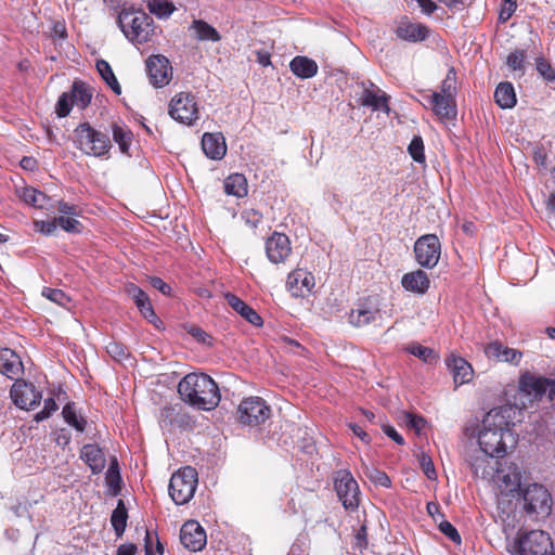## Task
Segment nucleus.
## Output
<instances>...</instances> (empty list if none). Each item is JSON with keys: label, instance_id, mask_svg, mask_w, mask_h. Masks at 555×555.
I'll return each mask as SVG.
<instances>
[{"label": "nucleus", "instance_id": "f257e3e1", "mask_svg": "<svg viewBox=\"0 0 555 555\" xmlns=\"http://www.w3.org/2000/svg\"><path fill=\"white\" fill-rule=\"evenodd\" d=\"M519 409L516 405H502L490 410L482 418L478 433L480 449L492 456L503 457L508 449L516 446V438L511 430L513 420Z\"/></svg>", "mask_w": 555, "mask_h": 555}, {"label": "nucleus", "instance_id": "f03ea898", "mask_svg": "<svg viewBox=\"0 0 555 555\" xmlns=\"http://www.w3.org/2000/svg\"><path fill=\"white\" fill-rule=\"evenodd\" d=\"M181 399L201 410H212L220 402V392L215 380L204 373H190L178 385Z\"/></svg>", "mask_w": 555, "mask_h": 555}, {"label": "nucleus", "instance_id": "7ed1b4c3", "mask_svg": "<svg viewBox=\"0 0 555 555\" xmlns=\"http://www.w3.org/2000/svg\"><path fill=\"white\" fill-rule=\"evenodd\" d=\"M522 500V508L527 515L535 518L546 517L552 511V495L546 487L532 482L525 485L519 492Z\"/></svg>", "mask_w": 555, "mask_h": 555}, {"label": "nucleus", "instance_id": "20e7f679", "mask_svg": "<svg viewBox=\"0 0 555 555\" xmlns=\"http://www.w3.org/2000/svg\"><path fill=\"white\" fill-rule=\"evenodd\" d=\"M74 143L86 155L100 157L111 149V140L107 134L95 130L88 122L80 124L74 130Z\"/></svg>", "mask_w": 555, "mask_h": 555}, {"label": "nucleus", "instance_id": "39448f33", "mask_svg": "<svg viewBox=\"0 0 555 555\" xmlns=\"http://www.w3.org/2000/svg\"><path fill=\"white\" fill-rule=\"evenodd\" d=\"M118 23L125 36L138 43L146 42L153 34V21L142 11L122 10Z\"/></svg>", "mask_w": 555, "mask_h": 555}, {"label": "nucleus", "instance_id": "423d86ee", "mask_svg": "<svg viewBox=\"0 0 555 555\" xmlns=\"http://www.w3.org/2000/svg\"><path fill=\"white\" fill-rule=\"evenodd\" d=\"M518 395L522 408H526L528 402L531 403L534 400L541 399L543 396H547L550 400H553L555 397V380L525 374L519 380Z\"/></svg>", "mask_w": 555, "mask_h": 555}, {"label": "nucleus", "instance_id": "0eeeda50", "mask_svg": "<svg viewBox=\"0 0 555 555\" xmlns=\"http://www.w3.org/2000/svg\"><path fill=\"white\" fill-rule=\"evenodd\" d=\"M197 472L185 466L175 473L169 481V494L178 505L186 504L193 496L197 487Z\"/></svg>", "mask_w": 555, "mask_h": 555}, {"label": "nucleus", "instance_id": "6e6552de", "mask_svg": "<svg viewBox=\"0 0 555 555\" xmlns=\"http://www.w3.org/2000/svg\"><path fill=\"white\" fill-rule=\"evenodd\" d=\"M553 542L548 533L531 530L520 534L514 545V555H552Z\"/></svg>", "mask_w": 555, "mask_h": 555}, {"label": "nucleus", "instance_id": "1a4fd4ad", "mask_svg": "<svg viewBox=\"0 0 555 555\" xmlns=\"http://www.w3.org/2000/svg\"><path fill=\"white\" fill-rule=\"evenodd\" d=\"M169 115L184 125H193L198 119V107L195 96L190 92L176 94L169 104Z\"/></svg>", "mask_w": 555, "mask_h": 555}, {"label": "nucleus", "instance_id": "9d476101", "mask_svg": "<svg viewBox=\"0 0 555 555\" xmlns=\"http://www.w3.org/2000/svg\"><path fill=\"white\" fill-rule=\"evenodd\" d=\"M414 254L417 263L427 269L437 266L441 255V244L437 235L425 234L414 244Z\"/></svg>", "mask_w": 555, "mask_h": 555}, {"label": "nucleus", "instance_id": "9b49d317", "mask_svg": "<svg viewBox=\"0 0 555 555\" xmlns=\"http://www.w3.org/2000/svg\"><path fill=\"white\" fill-rule=\"evenodd\" d=\"M270 406L260 397H249L240 403L237 408L238 420L242 424L256 426L269 418Z\"/></svg>", "mask_w": 555, "mask_h": 555}, {"label": "nucleus", "instance_id": "f8f14e48", "mask_svg": "<svg viewBox=\"0 0 555 555\" xmlns=\"http://www.w3.org/2000/svg\"><path fill=\"white\" fill-rule=\"evenodd\" d=\"M335 490L347 509H354L359 505V487L356 479L347 470H340L335 478Z\"/></svg>", "mask_w": 555, "mask_h": 555}, {"label": "nucleus", "instance_id": "ddd939ff", "mask_svg": "<svg viewBox=\"0 0 555 555\" xmlns=\"http://www.w3.org/2000/svg\"><path fill=\"white\" fill-rule=\"evenodd\" d=\"M10 396L14 404L23 410H34L41 400V392L36 389L35 385L23 379L15 380Z\"/></svg>", "mask_w": 555, "mask_h": 555}, {"label": "nucleus", "instance_id": "4468645a", "mask_svg": "<svg viewBox=\"0 0 555 555\" xmlns=\"http://www.w3.org/2000/svg\"><path fill=\"white\" fill-rule=\"evenodd\" d=\"M146 70L151 83L162 88L167 86L172 78V67L164 55H152L146 60Z\"/></svg>", "mask_w": 555, "mask_h": 555}, {"label": "nucleus", "instance_id": "2eb2a0df", "mask_svg": "<svg viewBox=\"0 0 555 555\" xmlns=\"http://www.w3.org/2000/svg\"><path fill=\"white\" fill-rule=\"evenodd\" d=\"M314 286V275L311 272L300 268L292 271L286 280V287L294 297L304 298L310 295Z\"/></svg>", "mask_w": 555, "mask_h": 555}, {"label": "nucleus", "instance_id": "dca6fc26", "mask_svg": "<svg viewBox=\"0 0 555 555\" xmlns=\"http://www.w3.org/2000/svg\"><path fill=\"white\" fill-rule=\"evenodd\" d=\"M266 254L272 263H284L292 254L288 236L274 232L266 242Z\"/></svg>", "mask_w": 555, "mask_h": 555}, {"label": "nucleus", "instance_id": "f3484780", "mask_svg": "<svg viewBox=\"0 0 555 555\" xmlns=\"http://www.w3.org/2000/svg\"><path fill=\"white\" fill-rule=\"evenodd\" d=\"M180 541L185 548L197 552L206 545V532L197 521L189 520L181 527Z\"/></svg>", "mask_w": 555, "mask_h": 555}, {"label": "nucleus", "instance_id": "a211bd4d", "mask_svg": "<svg viewBox=\"0 0 555 555\" xmlns=\"http://www.w3.org/2000/svg\"><path fill=\"white\" fill-rule=\"evenodd\" d=\"M474 474L482 479H490L499 473V461L482 449L476 450L468 460Z\"/></svg>", "mask_w": 555, "mask_h": 555}, {"label": "nucleus", "instance_id": "6ab92c4d", "mask_svg": "<svg viewBox=\"0 0 555 555\" xmlns=\"http://www.w3.org/2000/svg\"><path fill=\"white\" fill-rule=\"evenodd\" d=\"M57 227L66 232L73 233H78L82 230V224L74 216L68 214L55 217L53 220L35 221L36 230L46 235L53 234Z\"/></svg>", "mask_w": 555, "mask_h": 555}, {"label": "nucleus", "instance_id": "aec40b11", "mask_svg": "<svg viewBox=\"0 0 555 555\" xmlns=\"http://www.w3.org/2000/svg\"><path fill=\"white\" fill-rule=\"evenodd\" d=\"M398 38L409 41H424L429 35V28L421 23L411 22L408 17H402L396 27Z\"/></svg>", "mask_w": 555, "mask_h": 555}, {"label": "nucleus", "instance_id": "412c9836", "mask_svg": "<svg viewBox=\"0 0 555 555\" xmlns=\"http://www.w3.org/2000/svg\"><path fill=\"white\" fill-rule=\"evenodd\" d=\"M388 100L389 96L373 82H370L369 86L363 83V91L360 96L361 105L388 114L390 112Z\"/></svg>", "mask_w": 555, "mask_h": 555}, {"label": "nucleus", "instance_id": "4be33fe9", "mask_svg": "<svg viewBox=\"0 0 555 555\" xmlns=\"http://www.w3.org/2000/svg\"><path fill=\"white\" fill-rule=\"evenodd\" d=\"M485 353L489 359L514 365L519 364L522 358V353L519 350L504 346L498 340L488 344L485 347Z\"/></svg>", "mask_w": 555, "mask_h": 555}, {"label": "nucleus", "instance_id": "5701e85b", "mask_svg": "<svg viewBox=\"0 0 555 555\" xmlns=\"http://www.w3.org/2000/svg\"><path fill=\"white\" fill-rule=\"evenodd\" d=\"M23 363L20 356L12 349L0 350V373L10 379L17 378L23 373Z\"/></svg>", "mask_w": 555, "mask_h": 555}, {"label": "nucleus", "instance_id": "b1692460", "mask_svg": "<svg viewBox=\"0 0 555 555\" xmlns=\"http://www.w3.org/2000/svg\"><path fill=\"white\" fill-rule=\"evenodd\" d=\"M126 293L132 298L141 314L150 322L157 320L151 300L146 293L133 283L126 285Z\"/></svg>", "mask_w": 555, "mask_h": 555}, {"label": "nucleus", "instance_id": "393cba45", "mask_svg": "<svg viewBox=\"0 0 555 555\" xmlns=\"http://www.w3.org/2000/svg\"><path fill=\"white\" fill-rule=\"evenodd\" d=\"M401 284L405 291L423 295L428 291L430 280L425 271L418 269L405 273L402 276Z\"/></svg>", "mask_w": 555, "mask_h": 555}, {"label": "nucleus", "instance_id": "a878e982", "mask_svg": "<svg viewBox=\"0 0 555 555\" xmlns=\"http://www.w3.org/2000/svg\"><path fill=\"white\" fill-rule=\"evenodd\" d=\"M202 149L211 159H222L227 153L225 141L220 133H205L202 138Z\"/></svg>", "mask_w": 555, "mask_h": 555}, {"label": "nucleus", "instance_id": "bb28decb", "mask_svg": "<svg viewBox=\"0 0 555 555\" xmlns=\"http://www.w3.org/2000/svg\"><path fill=\"white\" fill-rule=\"evenodd\" d=\"M430 105L434 113L440 119H454L457 115L456 101L454 98L443 96V94H431Z\"/></svg>", "mask_w": 555, "mask_h": 555}, {"label": "nucleus", "instance_id": "cd10ccee", "mask_svg": "<svg viewBox=\"0 0 555 555\" xmlns=\"http://www.w3.org/2000/svg\"><path fill=\"white\" fill-rule=\"evenodd\" d=\"M378 309L371 307L366 302L357 305L349 313V322L353 326H364L375 322L378 317Z\"/></svg>", "mask_w": 555, "mask_h": 555}, {"label": "nucleus", "instance_id": "c85d7f7f", "mask_svg": "<svg viewBox=\"0 0 555 555\" xmlns=\"http://www.w3.org/2000/svg\"><path fill=\"white\" fill-rule=\"evenodd\" d=\"M80 457L90 467L93 474H99L105 467V456L101 448L96 444H86L82 447Z\"/></svg>", "mask_w": 555, "mask_h": 555}, {"label": "nucleus", "instance_id": "c756f323", "mask_svg": "<svg viewBox=\"0 0 555 555\" xmlns=\"http://www.w3.org/2000/svg\"><path fill=\"white\" fill-rule=\"evenodd\" d=\"M447 364L453 374V379L456 385H463L472 379L473 367L463 358L452 356L447 360Z\"/></svg>", "mask_w": 555, "mask_h": 555}, {"label": "nucleus", "instance_id": "7c9ffc66", "mask_svg": "<svg viewBox=\"0 0 555 555\" xmlns=\"http://www.w3.org/2000/svg\"><path fill=\"white\" fill-rule=\"evenodd\" d=\"M520 478V472L516 466L509 467L507 473L501 472L499 474L501 493L508 495L516 491L520 492V489L525 486L521 483Z\"/></svg>", "mask_w": 555, "mask_h": 555}, {"label": "nucleus", "instance_id": "2f4dec72", "mask_svg": "<svg viewBox=\"0 0 555 555\" xmlns=\"http://www.w3.org/2000/svg\"><path fill=\"white\" fill-rule=\"evenodd\" d=\"M225 300L231 308L240 313L250 324L260 326L262 324L261 317L247 304L233 294H227Z\"/></svg>", "mask_w": 555, "mask_h": 555}, {"label": "nucleus", "instance_id": "473e14b6", "mask_svg": "<svg viewBox=\"0 0 555 555\" xmlns=\"http://www.w3.org/2000/svg\"><path fill=\"white\" fill-rule=\"evenodd\" d=\"M289 68L295 76L301 79L311 78L318 73V64L312 59L301 55L295 56L291 61Z\"/></svg>", "mask_w": 555, "mask_h": 555}, {"label": "nucleus", "instance_id": "72a5a7b5", "mask_svg": "<svg viewBox=\"0 0 555 555\" xmlns=\"http://www.w3.org/2000/svg\"><path fill=\"white\" fill-rule=\"evenodd\" d=\"M17 195L24 204L33 206V208H46L47 206H53L49 203L50 198L35 188H22L17 190Z\"/></svg>", "mask_w": 555, "mask_h": 555}, {"label": "nucleus", "instance_id": "f704fd0d", "mask_svg": "<svg viewBox=\"0 0 555 555\" xmlns=\"http://www.w3.org/2000/svg\"><path fill=\"white\" fill-rule=\"evenodd\" d=\"M224 192L228 195H233L236 197H244L247 195L248 184L244 175L242 173H232L230 175L223 183Z\"/></svg>", "mask_w": 555, "mask_h": 555}, {"label": "nucleus", "instance_id": "c9c22d12", "mask_svg": "<svg viewBox=\"0 0 555 555\" xmlns=\"http://www.w3.org/2000/svg\"><path fill=\"white\" fill-rule=\"evenodd\" d=\"M190 28L194 30V36L199 41L217 42L221 39L218 30L203 20L193 21Z\"/></svg>", "mask_w": 555, "mask_h": 555}, {"label": "nucleus", "instance_id": "e433bc0d", "mask_svg": "<svg viewBox=\"0 0 555 555\" xmlns=\"http://www.w3.org/2000/svg\"><path fill=\"white\" fill-rule=\"evenodd\" d=\"M494 99L502 108H512L516 104L514 87L509 82H501L495 89Z\"/></svg>", "mask_w": 555, "mask_h": 555}, {"label": "nucleus", "instance_id": "4c0bfd02", "mask_svg": "<svg viewBox=\"0 0 555 555\" xmlns=\"http://www.w3.org/2000/svg\"><path fill=\"white\" fill-rule=\"evenodd\" d=\"M68 93L70 94L72 102L81 108L88 106L92 98L88 86L82 81H75Z\"/></svg>", "mask_w": 555, "mask_h": 555}, {"label": "nucleus", "instance_id": "58836bf2", "mask_svg": "<svg viewBox=\"0 0 555 555\" xmlns=\"http://www.w3.org/2000/svg\"><path fill=\"white\" fill-rule=\"evenodd\" d=\"M127 518L128 515L125 503L122 500H119L111 516V522L117 537H121L124 534L127 525Z\"/></svg>", "mask_w": 555, "mask_h": 555}, {"label": "nucleus", "instance_id": "ea45409f", "mask_svg": "<svg viewBox=\"0 0 555 555\" xmlns=\"http://www.w3.org/2000/svg\"><path fill=\"white\" fill-rule=\"evenodd\" d=\"M64 421L74 427L77 431L83 433L86 429L87 421L76 413L74 403H67L62 411Z\"/></svg>", "mask_w": 555, "mask_h": 555}, {"label": "nucleus", "instance_id": "a19ab883", "mask_svg": "<svg viewBox=\"0 0 555 555\" xmlns=\"http://www.w3.org/2000/svg\"><path fill=\"white\" fill-rule=\"evenodd\" d=\"M105 481L107 487L112 490L113 494H118L121 489V478L119 474L117 460L114 459L105 475Z\"/></svg>", "mask_w": 555, "mask_h": 555}, {"label": "nucleus", "instance_id": "79ce46f5", "mask_svg": "<svg viewBox=\"0 0 555 555\" xmlns=\"http://www.w3.org/2000/svg\"><path fill=\"white\" fill-rule=\"evenodd\" d=\"M113 139L119 145V149L122 153H128L129 146L132 141V133L130 130L122 128L117 124H114Z\"/></svg>", "mask_w": 555, "mask_h": 555}, {"label": "nucleus", "instance_id": "37998d69", "mask_svg": "<svg viewBox=\"0 0 555 555\" xmlns=\"http://www.w3.org/2000/svg\"><path fill=\"white\" fill-rule=\"evenodd\" d=\"M433 94H443V96L454 98L456 96V72L453 67L448 70L446 78L441 82L440 91H436Z\"/></svg>", "mask_w": 555, "mask_h": 555}, {"label": "nucleus", "instance_id": "c03bdc74", "mask_svg": "<svg viewBox=\"0 0 555 555\" xmlns=\"http://www.w3.org/2000/svg\"><path fill=\"white\" fill-rule=\"evenodd\" d=\"M147 8L151 13L160 18L168 17L175 11V5L168 0H151Z\"/></svg>", "mask_w": 555, "mask_h": 555}, {"label": "nucleus", "instance_id": "a18cd8bd", "mask_svg": "<svg viewBox=\"0 0 555 555\" xmlns=\"http://www.w3.org/2000/svg\"><path fill=\"white\" fill-rule=\"evenodd\" d=\"M409 154L416 163L425 162L424 142L420 135H415L408 146Z\"/></svg>", "mask_w": 555, "mask_h": 555}, {"label": "nucleus", "instance_id": "49530a36", "mask_svg": "<svg viewBox=\"0 0 555 555\" xmlns=\"http://www.w3.org/2000/svg\"><path fill=\"white\" fill-rule=\"evenodd\" d=\"M526 54L521 50H516L508 54L506 64L514 72H522Z\"/></svg>", "mask_w": 555, "mask_h": 555}, {"label": "nucleus", "instance_id": "de8ad7c7", "mask_svg": "<svg viewBox=\"0 0 555 555\" xmlns=\"http://www.w3.org/2000/svg\"><path fill=\"white\" fill-rule=\"evenodd\" d=\"M75 103L72 102L70 94L68 92H64L59 98V101L55 106V112L59 117H66Z\"/></svg>", "mask_w": 555, "mask_h": 555}, {"label": "nucleus", "instance_id": "09e8293b", "mask_svg": "<svg viewBox=\"0 0 555 555\" xmlns=\"http://www.w3.org/2000/svg\"><path fill=\"white\" fill-rule=\"evenodd\" d=\"M408 351L425 362H431L433 359H436L433 349L418 344L408 347Z\"/></svg>", "mask_w": 555, "mask_h": 555}, {"label": "nucleus", "instance_id": "8fccbe9b", "mask_svg": "<svg viewBox=\"0 0 555 555\" xmlns=\"http://www.w3.org/2000/svg\"><path fill=\"white\" fill-rule=\"evenodd\" d=\"M41 294L43 297L48 298L49 300H51L60 306H65L68 301V297L61 289L43 287Z\"/></svg>", "mask_w": 555, "mask_h": 555}, {"label": "nucleus", "instance_id": "3c124183", "mask_svg": "<svg viewBox=\"0 0 555 555\" xmlns=\"http://www.w3.org/2000/svg\"><path fill=\"white\" fill-rule=\"evenodd\" d=\"M420 466L426 477L430 480L437 479V473L429 455L422 452L418 456Z\"/></svg>", "mask_w": 555, "mask_h": 555}, {"label": "nucleus", "instance_id": "603ef678", "mask_svg": "<svg viewBox=\"0 0 555 555\" xmlns=\"http://www.w3.org/2000/svg\"><path fill=\"white\" fill-rule=\"evenodd\" d=\"M365 474L370 478V480L376 485L386 488L390 487L391 485L389 477L384 472H380L376 468H366Z\"/></svg>", "mask_w": 555, "mask_h": 555}, {"label": "nucleus", "instance_id": "864d4df0", "mask_svg": "<svg viewBox=\"0 0 555 555\" xmlns=\"http://www.w3.org/2000/svg\"><path fill=\"white\" fill-rule=\"evenodd\" d=\"M106 350L108 354L117 361H121L128 357L127 348L118 341H111L106 346Z\"/></svg>", "mask_w": 555, "mask_h": 555}, {"label": "nucleus", "instance_id": "5fc2aeb1", "mask_svg": "<svg viewBox=\"0 0 555 555\" xmlns=\"http://www.w3.org/2000/svg\"><path fill=\"white\" fill-rule=\"evenodd\" d=\"M537 70L546 80H548V81L555 80V69L544 59L537 60Z\"/></svg>", "mask_w": 555, "mask_h": 555}, {"label": "nucleus", "instance_id": "6e6d98bb", "mask_svg": "<svg viewBox=\"0 0 555 555\" xmlns=\"http://www.w3.org/2000/svg\"><path fill=\"white\" fill-rule=\"evenodd\" d=\"M56 410H57V404L54 401V399L48 398L44 400L43 409L35 415V421L41 422V421L48 418Z\"/></svg>", "mask_w": 555, "mask_h": 555}, {"label": "nucleus", "instance_id": "4d7b16f0", "mask_svg": "<svg viewBox=\"0 0 555 555\" xmlns=\"http://www.w3.org/2000/svg\"><path fill=\"white\" fill-rule=\"evenodd\" d=\"M440 531L446 534L454 543H461V537L455 527L449 521H442L439 525Z\"/></svg>", "mask_w": 555, "mask_h": 555}, {"label": "nucleus", "instance_id": "13d9d810", "mask_svg": "<svg viewBox=\"0 0 555 555\" xmlns=\"http://www.w3.org/2000/svg\"><path fill=\"white\" fill-rule=\"evenodd\" d=\"M516 2H517V0H504V3L502 5V9H501L500 15H499V18L502 22H506L507 20L511 18V16L513 15V13L515 12V10L517 8Z\"/></svg>", "mask_w": 555, "mask_h": 555}, {"label": "nucleus", "instance_id": "bf43d9fd", "mask_svg": "<svg viewBox=\"0 0 555 555\" xmlns=\"http://www.w3.org/2000/svg\"><path fill=\"white\" fill-rule=\"evenodd\" d=\"M405 418L408 425L417 431H420L425 426V420L422 416H416L408 413L405 415Z\"/></svg>", "mask_w": 555, "mask_h": 555}, {"label": "nucleus", "instance_id": "052dcab7", "mask_svg": "<svg viewBox=\"0 0 555 555\" xmlns=\"http://www.w3.org/2000/svg\"><path fill=\"white\" fill-rule=\"evenodd\" d=\"M96 69L104 80L114 74L111 65L105 60L96 61Z\"/></svg>", "mask_w": 555, "mask_h": 555}, {"label": "nucleus", "instance_id": "680f3d73", "mask_svg": "<svg viewBox=\"0 0 555 555\" xmlns=\"http://www.w3.org/2000/svg\"><path fill=\"white\" fill-rule=\"evenodd\" d=\"M241 218L244 219L246 221V223L250 224L254 228L257 227V224L260 220L258 210H254V209L244 210Z\"/></svg>", "mask_w": 555, "mask_h": 555}, {"label": "nucleus", "instance_id": "e2e57ef3", "mask_svg": "<svg viewBox=\"0 0 555 555\" xmlns=\"http://www.w3.org/2000/svg\"><path fill=\"white\" fill-rule=\"evenodd\" d=\"M142 214H138L137 216L141 219H145L150 223H154L157 219H167L169 217L168 214L165 216L157 215L155 210H140Z\"/></svg>", "mask_w": 555, "mask_h": 555}, {"label": "nucleus", "instance_id": "0e129e2a", "mask_svg": "<svg viewBox=\"0 0 555 555\" xmlns=\"http://www.w3.org/2000/svg\"><path fill=\"white\" fill-rule=\"evenodd\" d=\"M150 283L154 288L158 289L164 295H168L170 293V286L167 283H165L160 278L152 276L150 279Z\"/></svg>", "mask_w": 555, "mask_h": 555}, {"label": "nucleus", "instance_id": "69168bd1", "mask_svg": "<svg viewBox=\"0 0 555 555\" xmlns=\"http://www.w3.org/2000/svg\"><path fill=\"white\" fill-rule=\"evenodd\" d=\"M383 431L385 433V435H387L389 438H391L396 443H398V444L404 443L403 437L401 435H399L392 426L384 425Z\"/></svg>", "mask_w": 555, "mask_h": 555}, {"label": "nucleus", "instance_id": "338daca9", "mask_svg": "<svg viewBox=\"0 0 555 555\" xmlns=\"http://www.w3.org/2000/svg\"><path fill=\"white\" fill-rule=\"evenodd\" d=\"M349 427L351 428L352 433L359 437L363 442L370 443L371 439L369 434L359 425L357 424H350Z\"/></svg>", "mask_w": 555, "mask_h": 555}, {"label": "nucleus", "instance_id": "774afa93", "mask_svg": "<svg viewBox=\"0 0 555 555\" xmlns=\"http://www.w3.org/2000/svg\"><path fill=\"white\" fill-rule=\"evenodd\" d=\"M137 552L135 544L127 543L118 546L116 555H134Z\"/></svg>", "mask_w": 555, "mask_h": 555}]
</instances>
